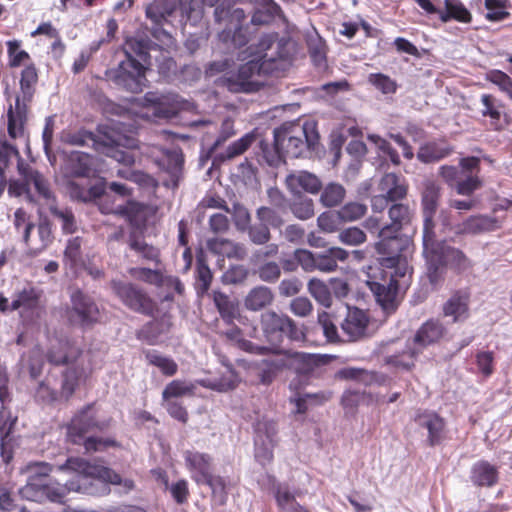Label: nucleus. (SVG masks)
Instances as JSON below:
<instances>
[{
    "label": "nucleus",
    "mask_w": 512,
    "mask_h": 512,
    "mask_svg": "<svg viewBox=\"0 0 512 512\" xmlns=\"http://www.w3.org/2000/svg\"><path fill=\"white\" fill-rule=\"evenodd\" d=\"M149 41L143 38H128L124 45L123 51L126 59L132 61L146 62L149 57Z\"/></svg>",
    "instance_id": "nucleus-43"
},
{
    "label": "nucleus",
    "mask_w": 512,
    "mask_h": 512,
    "mask_svg": "<svg viewBox=\"0 0 512 512\" xmlns=\"http://www.w3.org/2000/svg\"><path fill=\"white\" fill-rule=\"evenodd\" d=\"M345 189L338 183H329L321 193L320 202L325 207H334L342 202L345 197Z\"/></svg>",
    "instance_id": "nucleus-55"
},
{
    "label": "nucleus",
    "mask_w": 512,
    "mask_h": 512,
    "mask_svg": "<svg viewBox=\"0 0 512 512\" xmlns=\"http://www.w3.org/2000/svg\"><path fill=\"white\" fill-rule=\"evenodd\" d=\"M376 250L381 255L379 265L363 267L357 278L370 288L382 309L391 313L398 306L396 296L399 287L408 285L410 279L408 254L411 241L400 232L384 234V229H381Z\"/></svg>",
    "instance_id": "nucleus-2"
},
{
    "label": "nucleus",
    "mask_w": 512,
    "mask_h": 512,
    "mask_svg": "<svg viewBox=\"0 0 512 512\" xmlns=\"http://www.w3.org/2000/svg\"><path fill=\"white\" fill-rule=\"evenodd\" d=\"M440 243L435 240L434 249H427L423 244V254L428 263L427 275L431 284L436 285L443 280L446 264L440 255Z\"/></svg>",
    "instance_id": "nucleus-34"
},
{
    "label": "nucleus",
    "mask_w": 512,
    "mask_h": 512,
    "mask_svg": "<svg viewBox=\"0 0 512 512\" xmlns=\"http://www.w3.org/2000/svg\"><path fill=\"white\" fill-rule=\"evenodd\" d=\"M39 294L33 287L24 288L17 292L10 304V311H16L20 308L32 310L37 307Z\"/></svg>",
    "instance_id": "nucleus-47"
},
{
    "label": "nucleus",
    "mask_w": 512,
    "mask_h": 512,
    "mask_svg": "<svg viewBox=\"0 0 512 512\" xmlns=\"http://www.w3.org/2000/svg\"><path fill=\"white\" fill-rule=\"evenodd\" d=\"M195 390V385L191 382L184 380H173L170 382L162 392L164 401L171 400L185 395H192Z\"/></svg>",
    "instance_id": "nucleus-54"
},
{
    "label": "nucleus",
    "mask_w": 512,
    "mask_h": 512,
    "mask_svg": "<svg viewBox=\"0 0 512 512\" xmlns=\"http://www.w3.org/2000/svg\"><path fill=\"white\" fill-rule=\"evenodd\" d=\"M38 239L31 248V256H37L46 250L53 242L54 235L52 231V225L48 218H40L37 225Z\"/></svg>",
    "instance_id": "nucleus-42"
},
{
    "label": "nucleus",
    "mask_w": 512,
    "mask_h": 512,
    "mask_svg": "<svg viewBox=\"0 0 512 512\" xmlns=\"http://www.w3.org/2000/svg\"><path fill=\"white\" fill-rule=\"evenodd\" d=\"M275 143L290 158L311 157L319 145L316 122L285 123L274 130Z\"/></svg>",
    "instance_id": "nucleus-4"
},
{
    "label": "nucleus",
    "mask_w": 512,
    "mask_h": 512,
    "mask_svg": "<svg viewBox=\"0 0 512 512\" xmlns=\"http://www.w3.org/2000/svg\"><path fill=\"white\" fill-rule=\"evenodd\" d=\"M19 172L24 177L27 185L33 186L37 193L47 201L48 206L55 203L53 193L48 180L37 170L19 165Z\"/></svg>",
    "instance_id": "nucleus-32"
},
{
    "label": "nucleus",
    "mask_w": 512,
    "mask_h": 512,
    "mask_svg": "<svg viewBox=\"0 0 512 512\" xmlns=\"http://www.w3.org/2000/svg\"><path fill=\"white\" fill-rule=\"evenodd\" d=\"M36 82V69L33 66L24 68L20 79V94L16 96L15 104H11L7 110V132L11 139H26L29 104Z\"/></svg>",
    "instance_id": "nucleus-6"
},
{
    "label": "nucleus",
    "mask_w": 512,
    "mask_h": 512,
    "mask_svg": "<svg viewBox=\"0 0 512 512\" xmlns=\"http://www.w3.org/2000/svg\"><path fill=\"white\" fill-rule=\"evenodd\" d=\"M452 152V148L437 142H428L419 148L417 158L423 163L439 161Z\"/></svg>",
    "instance_id": "nucleus-41"
},
{
    "label": "nucleus",
    "mask_w": 512,
    "mask_h": 512,
    "mask_svg": "<svg viewBox=\"0 0 512 512\" xmlns=\"http://www.w3.org/2000/svg\"><path fill=\"white\" fill-rule=\"evenodd\" d=\"M145 358L149 364L158 367L161 372L167 376L176 374L178 365L169 357H166L155 350H149L145 353Z\"/></svg>",
    "instance_id": "nucleus-51"
},
{
    "label": "nucleus",
    "mask_w": 512,
    "mask_h": 512,
    "mask_svg": "<svg viewBox=\"0 0 512 512\" xmlns=\"http://www.w3.org/2000/svg\"><path fill=\"white\" fill-rule=\"evenodd\" d=\"M201 485H207L212 491V495L219 504L223 505L227 499L226 483L223 477L210 474L206 480L201 481Z\"/></svg>",
    "instance_id": "nucleus-64"
},
{
    "label": "nucleus",
    "mask_w": 512,
    "mask_h": 512,
    "mask_svg": "<svg viewBox=\"0 0 512 512\" xmlns=\"http://www.w3.org/2000/svg\"><path fill=\"white\" fill-rule=\"evenodd\" d=\"M444 8L440 13L443 23L451 20L465 24L472 22V14L460 0H444Z\"/></svg>",
    "instance_id": "nucleus-38"
},
{
    "label": "nucleus",
    "mask_w": 512,
    "mask_h": 512,
    "mask_svg": "<svg viewBox=\"0 0 512 512\" xmlns=\"http://www.w3.org/2000/svg\"><path fill=\"white\" fill-rule=\"evenodd\" d=\"M208 248L218 254H222L228 258L242 260L245 258L247 251L243 244L230 241L228 239H210L207 242Z\"/></svg>",
    "instance_id": "nucleus-39"
},
{
    "label": "nucleus",
    "mask_w": 512,
    "mask_h": 512,
    "mask_svg": "<svg viewBox=\"0 0 512 512\" xmlns=\"http://www.w3.org/2000/svg\"><path fill=\"white\" fill-rule=\"evenodd\" d=\"M248 51L251 59L221 78V85L232 93L256 92L263 85L258 77L283 72L291 65L292 44L277 33L263 34Z\"/></svg>",
    "instance_id": "nucleus-3"
},
{
    "label": "nucleus",
    "mask_w": 512,
    "mask_h": 512,
    "mask_svg": "<svg viewBox=\"0 0 512 512\" xmlns=\"http://www.w3.org/2000/svg\"><path fill=\"white\" fill-rule=\"evenodd\" d=\"M439 251L446 266L457 274H462L472 270L473 262L459 248L446 246L440 243Z\"/></svg>",
    "instance_id": "nucleus-30"
},
{
    "label": "nucleus",
    "mask_w": 512,
    "mask_h": 512,
    "mask_svg": "<svg viewBox=\"0 0 512 512\" xmlns=\"http://www.w3.org/2000/svg\"><path fill=\"white\" fill-rule=\"evenodd\" d=\"M487 13L485 19L490 22H500L510 17L509 0H485Z\"/></svg>",
    "instance_id": "nucleus-52"
},
{
    "label": "nucleus",
    "mask_w": 512,
    "mask_h": 512,
    "mask_svg": "<svg viewBox=\"0 0 512 512\" xmlns=\"http://www.w3.org/2000/svg\"><path fill=\"white\" fill-rule=\"evenodd\" d=\"M470 479L477 487H492L498 483L499 471L486 460H479L471 467Z\"/></svg>",
    "instance_id": "nucleus-29"
},
{
    "label": "nucleus",
    "mask_w": 512,
    "mask_h": 512,
    "mask_svg": "<svg viewBox=\"0 0 512 512\" xmlns=\"http://www.w3.org/2000/svg\"><path fill=\"white\" fill-rule=\"evenodd\" d=\"M329 254L319 253L316 258V270L331 272L337 267L336 261H343L348 257L347 251L341 248H330Z\"/></svg>",
    "instance_id": "nucleus-46"
},
{
    "label": "nucleus",
    "mask_w": 512,
    "mask_h": 512,
    "mask_svg": "<svg viewBox=\"0 0 512 512\" xmlns=\"http://www.w3.org/2000/svg\"><path fill=\"white\" fill-rule=\"evenodd\" d=\"M97 426L95 420L93 405H87L71 421L68 428V437L74 444H80L83 441L87 452L103 450L108 446L115 445L111 439H102L97 437L84 438L85 433Z\"/></svg>",
    "instance_id": "nucleus-9"
},
{
    "label": "nucleus",
    "mask_w": 512,
    "mask_h": 512,
    "mask_svg": "<svg viewBox=\"0 0 512 512\" xmlns=\"http://www.w3.org/2000/svg\"><path fill=\"white\" fill-rule=\"evenodd\" d=\"M352 221V203H347L337 212H324L317 218L318 226L325 232H332L345 222Z\"/></svg>",
    "instance_id": "nucleus-35"
},
{
    "label": "nucleus",
    "mask_w": 512,
    "mask_h": 512,
    "mask_svg": "<svg viewBox=\"0 0 512 512\" xmlns=\"http://www.w3.org/2000/svg\"><path fill=\"white\" fill-rule=\"evenodd\" d=\"M500 227L496 218L475 215L470 216L461 224L457 225L455 233L458 235H476L488 231L496 230Z\"/></svg>",
    "instance_id": "nucleus-28"
},
{
    "label": "nucleus",
    "mask_w": 512,
    "mask_h": 512,
    "mask_svg": "<svg viewBox=\"0 0 512 512\" xmlns=\"http://www.w3.org/2000/svg\"><path fill=\"white\" fill-rule=\"evenodd\" d=\"M274 301V294L271 288L258 285L252 288L244 298V306L247 310L258 312L268 306Z\"/></svg>",
    "instance_id": "nucleus-33"
},
{
    "label": "nucleus",
    "mask_w": 512,
    "mask_h": 512,
    "mask_svg": "<svg viewBox=\"0 0 512 512\" xmlns=\"http://www.w3.org/2000/svg\"><path fill=\"white\" fill-rule=\"evenodd\" d=\"M439 174L459 195L470 196L483 185L481 178L476 175L463 178L460 167L444 165L440 167Z\"/></svg>",
    "instance_id": "nucleus-19"
},
{
    "label": "nucleus",
    "mask_w": 512,
    "mask_h": 512,
    "mask_svg": "<svg viewBox=\"0 0 512 512\" xmlns=\"http://www.w3.org/2000/svg\"><path fill=\"white\" fill-rule=\"evenodd\" d=\"M275 22H280L285 26L288 25V20L281 6L275 0H258L251 17V24L264 26Z\"/></svg>",
    "instance_id": "nucleus-23"
},
{
    "label": "nucleus",
    "mask_w": 512,
    "mask_h": 512,
    "mask_svg": "<svg viewBox=\"0 0 512 512\" xmlns=\"http://www.w3.org/2000/svg\"><path fill=\"white\" fill-rule=\"evenodd\" d=\"M256 274L258 278L269 284L276 283L281 277V266L275 261L257 263Z\"/></svg>",
    "instance_id": "nucleus-59"
},
{
    "label": "nucleus",
    "mask_w": 512,
    "mask_h": 512,
    "mask_svg": "<svg viewBox=\"0 0 512 512\" xmlns=\"http://www.w3.org/2000/svg\"><path fill=\"white\" fill-rule=\"evenodd\" d=\"M212 272L204 259L198 258L195 272V289L198 295H204L210 288Z\"/></svg>",
    "instance_id": "nucleus-53"
},
{
    "label": "nucleus",
    "mask_w": 512,
    "mask_h": 512,
    "mask_svg": "<svg viewBox=\"0 0 512 512\" xmlns=\"http://www.w3.org/2000/svg\"><path fill=\"white\" fill-rule=\"evenodd\" d=\"M93 158L80 151H71L65 161V172L74 177H87L92 172Z\"/></svg>",
    "instance_id": "nucleus-31"
},
{
    "label": "nucleus",
    "mask_w": 512,
    "mask_h": 512,
    "mask_svg": "<svg viewBox=\"0 0 512 512\" xmlns=\"http://www.w3.org/2000/svg\"><path fill=\"white\" fill-rule=\"evenodd\" d=\"M151 157L163 173V185L176 189L183 178L184 157L179 147L162 149L153 147Z\"/></svg>",
    "instance_id": "nucleus-10"
},
{
    "label": "nucleus",
    "mask_w": 512,
    "mask_h": 512,
    "mask_svg": "<svg viewBox=\"0 0 512 512\" xmlns=\"http://www.w3.org/2000/svg\"><path fill=\"white\" fill-rule=\"evenodd\" d=\"M485 80L496 85L498 89L505 93L512 100V78L505 72L492 69L485 73Z\"/></svg>",
    "instance_id": "nucleus-57"
},
{
    "label": "nucleus",
    "mask_w": 512,
    "mask_h": 512,
    "mask_svg": "<svg viewBox=\"0 0 512 512\" xmlns=\"http://www.w3.org/2000/svg\"><path fill=\"white\" fill-rule=\"evenodd\" d=\"M127 147H123L119 142L115 143V146L112 147H103L101 150L105 155L114 159L118 163L125 165L124 168L117 170V176L131 180L137 183H141L147 178V175L137 172L130 169V166L135 163L137 153L135 151L136 140L134 138H126L125 139ZM96 149L100 150V147H96Z\"/></svg>",
    "instance_id": "nucleus-15"
},
{
    "label": "nucleus",
    "mask_w": 512,
    "mask_h": 512,
    "mask_svg": "<svg viewBox=\"0 0 512 512\" xmlns=\"http://www.w3.org/2000/svg\"><path fill=\"white\" fill-rule=\"evenodd\" d=\"M169 324L165 319L153 320L147 323L138 332V338L146 340L148 344H155L157 338L168 331Z\"/></svg>",
    "instance_id": "nucleus-50"
},
{
    "label": "nucleus",
    "mask_w": 512,
    "mask_h": 512,
    "mask_svg": "<svg viewBox=\"0 0 512 512\" xmlns=\"http://www.w3.org/2000/svg\"><path fill=\"white\" fill-rule=\"evenodd\" d=\"M275 498L281 512H309L295 500V495L286 485H278L275 490Z\"/></svg>",
    "instance_id": "nucleus-45"
},
{
    "label": "nucleus",
    "mask_w": 512,
    "mask_h": 512,
    "mask_svg": "<svg viewBox=\"0 0 512 512\" xmlns=\"http://www.w3.org/2000/svg\"><path fill=\"white\" fill-rule=\"evenodd\" d=\"M262 157L264 161L271 167H278L284 162L285 153L283 149H280L278 145H276L275 141L272 145L261 141L260 143Z\"/></svg>",
    "instance_id": "nucleus-63"
},
{
    "label": "nucleus",
    "mask_w": 512,
    "mask_h": 512,
    "mask_svg": "<svg viewBox=\"0 0 512 512\" xmlns=\"http://www.w3.org/2000/svg\"><path fill=\"white\" fill-rule=\"evenodd\" d=\"M146 100L155 104V114L160 118L171 119L181 111H191L194 108L192 102L173 92L158 96L147 94Z\"/></svg>",
    "instance_id": "nucleus-17"
},
{
    "label": "nucleus",
    "mask_w": 512,
    "mask_h": 512,
    "mask_svg": "<svg viewBox=\"0 0 512 512\" xmlns=\"http://www.w3.org/2000/svg\"><path fill=\"white\" fill-rule=\"evenodd\" d=\"M441 196L440 187L432 181L425 183L421 196V206L423 212V242L427 249L435 247V224L434 215L437 211L439 199Z\"/></svg>",
    "instance_id": "nucleus-14"
},
{
    "label": "nucleus",
    "mask_w": 512,
    "mask_h": 512,
    "mask_svg": "<svg viewBox=\"0 0 512 512\" xmlns=\"http://www.w3.org/2000/svg\"><path fill=\"white\" fill-rule=\"evenodd\" d=\"M70 318L81 326H90L96 323L100 317V310L94 299L79 288L70 293Z\"/></svg>",
    "instance_id": "nucleus-16"
},
{
    "label": "nucleus",
    "mask_w": 512,
    "mask_h": 512,
    "mask_svg": "<svg viewBox=\"0 0 512 512\" xmlns=\"http://www.w3.org/2000/svg\"><path fill=\"white\" fill-rule=\"evenodd\" d=\"M308 291L314 299L322 306L329 308L332 304V297L328 286L319 279L313 278L308 282Z\"/></svg>",
    "instance_id": "nucleus-58"
},
{
    "label": "nucleus",
    "mask_w": 512,
    "mask_h": 512,
    "mask_svg": "<svg viewBox=\"0 0 512 512\" xmlns=\"http://www.w3.org/2000/svg\"><path fill=\"white\" fill-rule=\"evenodd\" d=\"M415 422L419 427L427 431L425 440L427 446H439L447 439L446 421L438 413L424 411L416 416Z\"/></svg>",
    "instance_id": "nucleus-18"
},
{
    "label": "nucleus",
    "mask_w": 512,
    "mask_h": 512,
    "mask_svg": "<svg viewBox=\"0 0 512 512\" xmlns=\"http://www.w3.org/2000/svg\"><path fill=\"white\" fill-rule=\"evenodd\" d=\"M112 292L119 300L134 312L151 315L155 305L147 293L131 282L112 280L110 283Z\"/></svg>",
    "instance_id": "nucleus-13"
},
{
    "label": "nucleus",
    "mask_w": 512,
    "mask_h": 512,
    "mask_svg": "<svg viewBox=\"0 0 512 512\" xmlns=\"http://www.w3.org/2000/svg\"><path fill=\"white\" fill-rule=\"evenodd\" d=\"M47 360L56 366H67L63 374L62 393L69 398L79 381L85 376V360L82 351L68 341H59L48 350Z\"/></svg>",
    "instance_id": "nucleus-5"
},
{
    "label": "nucleus",
    "mask_w": 512,
    "mask_h": 512,
    "mask_svg": "<svg viewBox=\"0 0 512 512\" xmlns=\"http://www.w3.org/2000/svg\"><path fill=\"white\" fill-rule=\"evenodd\" d=\"M51 215L56 219L64 234H73L78 230V223L71 208L60 207L55 203L49 205Z\"/></svg>",
    "instance_id": "nucleus-40"
},
{
    "label": "nucleus",
    "mask_w": 512,
    "mask_h": 512,
    "mask_svg": "<svg viewBox=\"0 0 512 512\" xmlns=\"http://www.w3.org/2000/svg\"><path fill=\"white\" fill-rule=\"evenodd\" d=\"M267 357L255 361L256 375L263 385H270L285 370L284 349L272 348Z\"/></svg>",
    "instance_id": "nucleus-20"
},
{
    "label": "nucleus",
    "mask_w": 512,
    "mask_h": 512,
    "mask_svg": "<svg viewBox=\"0 0 512 512\" xmlns=\"http://www.w3.org/2000/svg\"><path fill=\"white\" fill-rule=\"evenodd\" d=\"M107 77L131 93L141 92L147 81L143 63L131 59L122 60L116 68L107 71Z\"/></svg>",
    "instance_id": "nucleus-12"
},
{
    "label": "nucleus",
    "mask_w": 512,
    "mask_h": 512,
    "mask_svg": "<svg viewBox=\"0 0 512 512\" xmlns=\"http://www.w3.org/2000/svg\"><path fill=\"white\" fill-rule=\"evenodd\" d=\"M418 355L419 351L416 349L404 350L400 353L387 356L385 358V364L396 369L409 371L415 366V361Z\"/></svg>",
    "instance_id": "nucleus-49"
},
{
    "label": "nucleus",
    "mask_w": 512,
    "mask_h": 512,
    "mask_svg": "<svg viewBox=\"0 0 512 512\" xmlns=\"http://www.w3.org/2000/svg\"><path fill=\"white\" fill-rule=\"evenodd\" d=\"M293 215L300 220H307L314 216V203L311 198L299 195L290 206Z\"/></svg>",
    "instance_id": "nucleus-61"
},
{
    "label": "nucleus",
    "mask_w": 512,
    "mask_h": 512,
    "mask_svg": "<svg viewBox=\"0 0 512 512\" xmlns=\"http://www.w3.org/2000/svg\"><path fill=\"white\" fill-rule=\"evenodd\" d=\"M214 17L217 23L227 21L225 28H239L242 26L246 14L242 8L226 9L224 6H220L214 10Z\"/></svg>",
    "instance_id": "nucleus-48"
},
{
    "label": "nucleus",
    "mask_w": 512,
    "mask_h": 512,
    "mask_svg": "<svg viewBox=\"0 0 512 512\" xmlns=\"http://www.w3.org/2000/svg\"><path fill=\"white\" fill-rule=\"evenodd\" d=\"M257 220L268 228L280 229L284 224L281 215L271 207L261 206L256 210Z\"/></svg>",
    "instance_id": "nucleus-62"
},
{
    "label": "nucleus",
    "mask_w": 512,
    "mask_h": 512,
    "mask_svg": "<svg viewBox=\"0 0 512 512\" xmlns=\"http://www.w3.org/2000/svg\"><path fill=\"white\" fill-rule=\"evenodd\" d=\"M62 141L74 146H94L96 144V136L90 131L80 129L74 132L63 133Z\"/></svg>",
    "instance_id": "nucleus-60"
},
{
    "label": "nucleus",
    "mask_w": 512,
    "mask_h": 512,
    "mask_svg": "<svg viewBox=\"0 0 512 512\" xmlns=\"http://www.w3.org/2000/svg\"><path fill=\"white\" fill-rule=\"evenodd\" d=\"M263 336L271 348L282 349L284 337L292 343L302 344L307 340L305 325H298L292 318L275 311H266L260 316Z\"/></svg>",
    "instance_id": "nucleus-7"
},
{
    "label": "nucleus",
    "mask_w": 512,
    "mask_h": 512,
    "mask_svg": "<svg viewBox=\"0 0 512 512\" xmlns=\"http://www.w3.org/2000/svg\"><path fill=\"white\" fill-rule=\"evenodd\" d=\"M83 244L84 239L80 236L67 240L63 256L65 266L75 271L84 266Z\"/></svg>",
    "instance_id": "nucleus-37"
},
{
    "label": "nucleus",
    "mask_w": 512,
    "mask_h": 512,
    "mask_svg": "<svg viewBox=\"0 0 512 512\" xmlns=\"http://www.w3.org/2000/svg\"><path fill=\"white\" fill-rule=\"evenodd\" d=\"M61 471L73 473L65 485L49 482L53 466L47 462H29L21 468V473L27 476L26 485L19 489L23 499L44 503L46 501L61 503L67 492L97 494L105 492L103 479L118 482L119 477L110 468L91 464L80 458H68L58 467Z\"/></svg>",
    "instance_id": "nucleus-1"
},
{
    "label": "nucleus",
    "mask_w": 512,
    "mask_h": 512,
    "mask_svg": "<svg viewBox=\"0 0 512 512\" xmlns=\"http://www.w3.org/2000/svg\"><path fill=\"white\" fill-rule=\"evenodd\" d=\"M331 397L332 392L325 390L304 394L297 392L294 397L290 398V402L295 405L296 413L304 414L310 406L322 405L329 401Z\"/></svg>",
    "instance_id": "nucleus-36"
},
{
    "label": "nucleus",
    "mask_w": 512,
    "mask_h": 512,
    "mask_svg": "<svg viewBox=\"0 0 512 512\" xmlns=\"http://www.w3.org/2000/svg\"><path fill=\"white\" fill-rule=\"evenodd\" d=\"M446 334V328L439 319H428L414 335V343L425 348L438 343Z\"/></svg>",
    "instance_id": "nucleus-27"
},
{
    "label": "nucleus",
    "mask_w": 512,
    "mask_h": 512,
    "mask_svg": "<svg viewBox=\"0 0 512 512\" xmlns=\"http://www.w3.org/2000/svg\"><path fill=\"white\" fill-rule=\"evenodd\" d=\"M380 194L371 198L374 212H383L389 204L401 202L407 198L409 185L406 179L396 173H386L379 181Z\"/></svg>",
    "instance_id": "nucleus-11"
},
{
    "label": "nucleus",
    "mask_w": 512,
    "mask_h": 512,
    "mask_svg": "<svg viewBox=\"0 0 512 512\" xmlns=\"http://www.w3.org/2000/svg\"><path fill=\"white\" fill-rule=\"evenodd\" d=\"M470 299L469 289L455 290L443 304V316L450 317L453 323L466 321L470 316Z\"/></svg>",
    "instance_id": "nucleus-22"
},
{
    "label": "nucleus",
    "mask_w": 512,
    "mask_h": 512,
    "mask_svg": "<svg viewBox=\"0 0 512 512\" xmlns=\"http://www.w3.org/2000/svg\"><path fill=\"white\" fill-rule=\"evenodd\" d=\"M333 358L334 356L329 354H312L284 349L285 370H290L296 375L290 386H293L296 381L298 384H308L309 380L315 376L317 369L329 364Z\"/></svg>",
    "instance_id": "nucleus-8"
},
{
    "label": "nucleus",
    "mask_w": 512,
    "mask_h": 512,
    "mask_svg": "<svg viewBox=\"0 0 512 512\" xmlns=\"http://www.w3.org/2000/svg\"><path fill=\"white\" fill-rule=\"evenodd\" d=\"M185 466L190 472L191 478L201 485V481L212 474L213 458L211 455L197 450H186L183 452Z\"/></svg>",
    "instance_id": "nucleus-24"
},
{
    "label": "nucleus",
    "mask_w": 512,
    "mask_h": 512,
    "mask_svg": "<svg viewBox=\"0 0 512 512\" xmlns=\"http://www.w3.org/2000/svg\"><path fill=\"white\" fill-rule=\"evenodd\" d=\"M213 299L222 319L231 323L237 314V307L234 302L222 292H214Z\"/></svg>",
    "instance_id": "nucleus-56"
},
{
    "label": "nucleus",
    "mask_w": 512,
    "mask_h": 512,
    "mask_svg": "<svg viewBox=\"0 0 512 512\" xmlns=\"http://www.w3.org/2000/svg\"><path fill=\"white\" fill-rule=\"evenodd\" d=\"M253 139L254 137L252 135L246 134L240 139L234 141L224 152L215 154L213 164H221L243 154L251 146Z\"/></svg>",
    "instance_id": "nucleus-44"
},
{
    "label": "nucleus",
    "mask_w": 512,
    "mask_h": 512,
    "mask_svg": "<svg viewBox=\"0 0 512 512\" xmlns=\"http://www.w3.org/2000/svg\"><path fill=\"white\" fill-rule=\"evenodd\" d=\"M285 183L294 195H301L303 191L317 194L322 188V182L313 173L308 171H295L286 176Z\"/></svg>",
    "instance_id": "nucleus-25"
},
{
    "label": "nucleus",
    "mask_w": 512,
    "mask_h": 512,
    "mask_svg": "<svg viewBox=\"0 0 512 512\" xmlns=\"http://www.w3.org/2000/svg\"><path fill=\"white\" fill-rule=\"evenodd\" d=\"M388 209V217L390 222L383 225L381 229H384V234L388 232H401L405 227L411 224L414 211L409 204L396 202L389 204L386 208Z\"/></svg>",
    "instance_id": "nucleus-26"
},
{
    "label": "nucleus",
    "mask_w": 512,
    "mask_h": 512,
    "mask_svg": "<svg viewBox=\"0 0 512 512\" xmlns=\"http://www.w3.org/2000/svg\"><path fill=\"white\" fill-rule=\"evenodd\" d=\"M480 101L483 106L481 115L489 118L488 130H504L509 124V116L504 111L505 105L492 94H482Z\"/></svg>",
    "instance_id": "nucleus-21"
}]
</instances>
